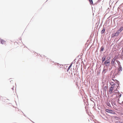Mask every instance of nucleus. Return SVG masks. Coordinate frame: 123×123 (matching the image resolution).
<instances>
[{
  "instance_id": "nucleus-9",
  "label": "nucleus",
  "mask_w": 123,
  "mask_h": 123,
  "mask_svg": "<svg viewBox=\"0 0 123 123\" xmlns=\"http://www.w3.org/2000/svg\"><path fill=\"white\" fill-rule=\"evenodd\" d=\"M105 30V28H103V29L101 31V33L102 34L104 33Z\"/></svg>"
},
{
  "instance_id": "nucleus-3",
  "label": "nucleus",
  "mask_w": 123,
  "mask_h": 123,
  "mask_svg": "<svg viewBox=\"0 0 123 123\" xmlns=\"http://www.w3.org/2000/svg\"><path fill=\"white\" fill-rule=\"evenodd\" d=\"M118 63L119 67V68H118V70L120 72H121L122 70V68L121 65H120V62H119V63Z\"/></svg>"
},
{
  "instance_id": "nucleus-1",
  "label": "nucleus",
  "mask_w": 123,
  "mask_h": 123,
  "mask_svg": "<svg viewBox=\"0 0 123 123\" xmlns=\"http://www.w3.org/2000/svg\"><path fill=\"white\" fill-rule=\"evenodd\" d=\"M110 60L109 59H108L105 61L104 63L105 65L106 66H109L110 65Z\"/></svg>"
},
{
  "instance_id": "nucleus-8",
  "label": "nucleus",
  "mask_w": 123,
  "mask_h": 123,
  "mask_svg": "<svg viewBox=\"0 0 123 123\" xmlns=\"http://www.w3.org/2000/svg\"><path fill=\"white\" fill-rule=\"evenodd\" d=\"M105 59L106 57L105 56H104L102 57V62L105 60Z\"/></svg>"
},
{
  "instance_id": "nucleus-23",
  "label": "nucleus",
  "mask_w": 123,
  "mask_h": 123,
  "mask_svg": "<svg viewBox=\"0 0 123 123\" xmlns=\"http://www.w3.org/2000/svg\"><path fill=\"white\" fill-rule=\"evenodd\" d=\"M115 90L117 91V92H118V89H117V88H116V89Z\"/></svg>"
},
{
  "instance_id": "nucleus-6",
  "label": "nucleus",
  "mask_w": 123,
  "mask_h": 123,
  "mask_svg": "<svg viewBox=\"0 0 123 123\" xmlns=\"http://www.w3.org/2000/svg\"><path fill=\"white\" fill-rule=\"evenodd\" d=\"M116 101V99H113L111 100V103L112 104H113L114 105H115L116 103H115V101Z\"/></svg>"
},
{
  "instance_id": "nucleus-18",
  "label": "nucleus",
  "mask_w": 123,
  "mask_h": 123,
  "mask_svg": "<svg viewBox=\"0 0 123 123\" xmlns=\"http://www.w3.org/2000/svg\"><path fill=\"white\" fill-rule=\"evenodd\" d=\"M115 80L116 81V83H117L118 84V85H119V82L116 80Z\"/></svg>"
},
{
  "instance_id": "nucleus-17",
  "label": "nucleus",
  "mask_w": 123,
  "mask_h": 123,
  "mask_svg": "<svg viewBox=\"0 0 123 123\" xmlns=\"http://www.w3.org/2000/svg\"><path fill=\"white\" fill-rule=\"evenodd\" d=\"M111 85L112 86H114V85H115V84L114 83H113V82H112L111 83Z\"/></svg>"
},
{
  "instance_id": "nucleus-26",
  "label": "nucleus",
  "mask_w": 123,
  "mask_h": 123,
  "mask_svg": "<svg viewBox=\"0 0 123 123\" xmlns=\"http://www.w3.org/2000/svg\"><path fill=\"white\" fill-rule=\"evenodd\" d=\"M121 123H123V122H121Z\"/></svg>"
},
{
  "instance_id": "nucleus-4",
  "label": "nucleus",
  "mask_w": 123,
  "mask_h": 123,
  "mask_svg": "<svg viewBox=\"0 0 123 123\" xmlns=\"http://www.w3.org/2000/svg\"><path fill=\"white\" fill-rule=\"evenodd\" d=\"M105 111L108 113H112L113 111L112 110H110L109 109H106L105 110Z\"/></svg>"
},
{
  "instance_id": "nucleus-16",
  "label": "nucleus",
  "mask_w": 123,
  "mask_h": 123,
  "mask_svg": "<svg viewBox=\"0 0 123 123\" xmlns=\"http://www.w3.org/2000/svg\"><path fill=\"white\" fill-rule=\"evenodd\" d=\"M72 64H71L69 66V67H68V70H69V69H70V68H71V66H72Z\"/></svg>"
},
{
  "instance_id": "nucleus-12",
  "label": "nucleus",
  "mask_w": 123,
  "mask_h": 123,
  "mask_svg": "<svg viewBox=\"0 0 123 123\" xmlns=\"http://www.w3.org/2000/svg\"><path fill=\"white\" fill-rule=\"evenodd\" d=\"M113 92L114 93H113V95H115V93H119L118 92H117V91L115 90Z\"/></svg>"
},
{
  "instance_id": "nucleus-7",
  "label": "nucleus",
  "mask_w": 123,
  "mask_h": 123,
  "mask_svg": "<svg viewBox=\"0 0 123 123\" xmlns=\"http://www.w3.org/2000/svg\"><path fill=\"white\" fill-rule=\"evenodd\" d=\"M118 35L117 33H114L112 34L111 35V37H113L115 36H117Z\"/></svg>"
},
{
  "instance_id": "nucleus-13",
  "label": "nucleus",
  "mask_w": 123,
  "mask_h": 123,
  "mask_svg": "<svg viewBox=\"0 0 123 123\" xmlns=\"http://www.w3.org/2000/svg\"><path fill=\"white\" fill-rule=\"evenodd\" d=\"M89 0L91 4H93L92 0Z\"/></svg>"
},
{
  "instance_id": "nucleus-19",
  "label": "nucleus",
  "mask_w": 123,
  "mask_h": 123,
  "mask_svg": "<svg viewBox=\"0 0 123 123\" xmlns=\"http://www.w3.org/2000/svg\"><path fill=\"white\" fill-rule=\"evenodd\" d=\"M104 49V48L103 47H101V50L102 51H103Z\"/></svg>"
},
{
  "instance_id": "nucleus-11",
  "label": "nucleus",
  "mask_w": 123,
  "mask_h": 123,
  "mask_svg": "<svg viewBox=\"0 0 123 123\" xmlns=\"http://www.w3.org/2000/svg\"><path fill=\"white\" fill-rule=\"evenodd\" d=\"M118 30H119V31H120L121 32L123 30V27H121Z\"/></svg>"
},
{
  "instance_id": "nucleus-24",
  "label": "nucleus",
  "mask_w": 123,
  "mask_h": 123,
  "mask_svg": "<svg viewBox=\"0 0 123 123\" xmlns=\"http://www.w3.org/2000/svg\"><path fill=\"white\" fill-rule=\"evenodd\" d=\"M105 69H104L103 70V72H104V71H105Z\"/></svg>"
},
{
  "instance_id": "nucleus-10",
  "label": "nucleus",
  "mask_w": 123,
  "mask_h": 123,
  "mask_svg": "<svg viewBox=\"0 0 123 123\" xmlns=\"http://www.w3.org/2000/svg\"><path fill=\"white\" fill-rule=\"evenodd\" d=\"M115 61V59H113L112 60L111 62V64H112V65H113V64H114Z\"/></svg>"
},
{
  "instance_id": "nucleus-2",
  "label": "nucleus",
  "mask_w": 123,
  "mask_h": 123,
  "mask_svg": "<svg viewBox=\"0 0 123 123\" xmlns=\"http://www.w3.org/2000/svg\"><path fill=\"white\" fill-rule=\"evenodd\" d=\"M114 86H111L109 88V92L110 94H111L113 92V90Z\"/></svg>"
},
{
  "instance_id": "nucleus-22",
  "label": "nucleus",
  "mask_w": 123,
  "mask_h": 123,
  "mask_svg": "<svg viewBox=\"0 0 123 123\" xmlns=\"http://www.w3.org/2000/svg\"><path fill=\"white\" fill-rule=\"evenodd\" d=\"M3 97H0V99L1 100V99L2 100H3Z\"/></svg>"
},
{
  "instance_id": "nucleus-20",
  "label": "nucleus",
  "mask_w": 123,
  "mask_h": 123,
  "mask_svg": "<svg viewBox=\"0 0 123 123\" xmlns=\"http://www.w3.org/2000/svg\"><path fill=\"white\" fill-rule=\"evenodd\" d=\"M14 86H12L11 87V89H12V91L13 90H14Z\"/></svg>"
},
{
  "instance_id": "nucleus-15",
  "label": "nucleus",
  "mask_w": 123,
  "mask_h": 123,
  "mask_svg": "<svg viewBox=\"0 0 123 123\" xmlns=\"http://www.w3.org/2000/svg\"><path fill=\"white\" fill-rule=\"evenodd\" d=\"M107 89V87L106 86H105L104 88V90H105V91H106V89Z\"/></svg>"
},
{
  "instance_id": "nucleus-21",
  "label": "nucleus",
  "mask_w": 123,
  "mask_h": 123,
  "mask_svg": "<svg viewBox=\"0 0 123 123\" xmlns=\"http://www.w3.org/2000/svg\"><path fill=\"white\" fill-rule=\"evenodd\" d=\"M12 43H13V42H12V41H11V40H10L9 41V43H11V44Z\"/></svg>"
},
{
  "instance_id": "nucleus-14",
  "label": "nucleus",
  "mask_w": 123,
  "mask_h": 123,
  "mask_svg": "<svg viewBox=\"0 0 123 123\" xmlns=\"http://www.w3.org/2000/svg\"><path fill=\"white\" fill-rule=\"evenodd\" d=\"M120 32H121L120 31H119V30H118L117 31L116 33H117L118 35L120 33Z\"/></svg>"
},
{
  "instance_id": "nucleus-25",
  "label": "nucleus",
  "mask_w": 123,
  "mask_h": 123,
  "mask_svg": "<svg viewBox=\"0 0 123 123\" xmlns=\"http://www.w3.org/2000/svg\"><path fill=\"white\" fill-rule=\"evenodd\" d=\"M122 104H123V101L122 102Z\"/></svg>"
},
{
  "instance_id": "nucleus-5",
  "label": "nucleus",
  "mask_w": 123,
  "mask_h": 123,
  "mask_svg": "<svg viewBox=\"0 0 123 123\" xmlns=\"http://www.w3.org/2000/svg\"><path fill=\"white\" fill-rule=\"evenodd\" d=\"M0 43L2 44H4L6 43V41L0 38Z\"/></svg>"
}]
</instances>
